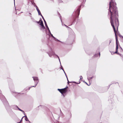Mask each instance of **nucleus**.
Segmentation results:
<instances>
[{
	"label": "nucleus",
	"mask_w": 123,
	"mask_h": 123,
	"mask_svg": "<svg viewBox=\"0 0 123 123\" xmlns=\"http://www.w3.org/2000/svg\"><path fill=\"white\" fill-rule=\"evenodd\" d=\"M122 38H123V37H122Z\"/></svg>",
	"instance_id": "nucleus-41"
},
{
	"label": "nucleus",
	"mask_w": 123,
	"mask_h": 123,
	"mask_svg": "<svg viewBox=\"0 0 123 123\" xmlns=\"http://www.w3.org/2000/svg\"><path fill=\"white\" fill-rule=\"evenodd\" d=\"M20 122H21V121H20V122H19V123H20Z\"/></svg>",
	"instance_id": "nucleus-38"
},
{
	"label": "nucleus",
	"mask_w": 123,
	"mask_h": 123,
	"mask_svg": "<svg viewBox=\"0 0 123 123\" xmlns=\"http://www.w3.org/2000/svg\"><path fill=\"white\" fill-rule=\"evenodd\" d=\"M18 110L22 112L24 114L25 113L24 112L23 110H21V109H20L19 108H18Z\"/></svg>",
	"instance_id": "nucleus-17"
},
{
	"label": "nucleus",
	"mask_w": 123,
	"mask_h": 123,
	"mask_svg": "<svg viewBox=\"0 0 123 123\" xmlns=\"http://www.w3.org/2000/svg\"><path fill=\"white\" fill-rule=\"evenodd\" d=\"M116 45H117V46H118V43H117L118 42V40L117 39V40H116Z\"/></svg>",
	"instance_id": "nucleus-16"
},
{
	"label": "nucleus",
	"mask_w": 123,
	"mask_h": 123,
	"mask_svg": "<svg viewBox=\"0 0 123 123\" xmlns=\"http://www.w3.org/2000/svg\"><path fill=\"white\" fill-rule=\"evenodd\" d=\"M29 14H30L31 15V13H29Z\"/></svg>",
	"instance_id": "nucleus-37"
},
{
	"label": "nucleus",
	"mask_w": 123,
	"mask_h": 123,
	"mask_svg": "<svg viewBox=\"0 0 123 123\" xmlns=\"http://www.w3.org/2000/svg\"><path fill=\"white\" fill-rule=\"evenodd\" d=\"M111 41H112V40H111V39L110 40V43H111Z\"/></svg>",
	"instance_id": "nucleus-24"
},
{
	"label": "nucleus",
	"mask_w": 123,
	"mask_h": 123,
	"mask_svg": "<svg viewBox=\"0 0 123 123\" xmlns=\"http://www.w3.org/2000/svg\"><path fill=\"white\" fill-rule=\"evenodd\" d=\"M73 82L74 83H76V82H74V81ZM80 83V82L79 83H77V84H79Z\"/></svg>",
	"instance_id": "nucleus-22"
},
{
	"label": "nucleus",
	"mask_w": 123,
	"mask_h": 123,
	"mask_svg": "<svg viewBox=\"0 0 123 123\" xmlns=\"http://www.w3.org/2000/svg\"><path fill=\"white\" fill-rule=\"evenodd\" d=\"M80 80L81 79H82V76H80Z\"/></svg>",
	"instance_id": "nucleus-23"
},
{
	"label": "nucleus",
	"mask_w": 123,
	"mask_h": 123,
	"mask_svg": "<svg viewBox=\"0 0 123 123\" xmlns=\"http://www.w3.org/2000/svg\"><path fill=\"white\" fill-rule=\"evenodd\" d=\"M66 87L63 89H61V92H60L62 94L65 93L67 92V90L66 89Z\"/></svg>",
	"instance_id": "nucleus-4"
},
{
	"label": "nucleus",
	"mask_w": 123,
	"mask_h": 123,
	"mask_svg": "<svg viewBox=\"0 0 123 123\" xmlns=\"http://www.w3.org/2000/svg\"><path fill=\"white\" fill-rule=\"evenodd\" d=\"M85 82L86 84L88 86H89V85H88L87 84V83L86 82Z\"/></svg>",
	"instance_id": "nucleus-29"
},
{
	"label": "nucleus",
	"mask_w": 123,
	"mask_h": 123,
	"mask_svg": "<svg viewBox=\"0 0 123 123\" xmlns=\"http://www.w3.org/2000/svg\"><path fill=\"white\" fill-rule=\"evenodd\" d=\"M32 77L33 78V80L34 81L35 85L32 86L31 87H35L39 82L38 79V77Z\"/></svg>",
	"instance_id": "nucleus-3"
},
{
	"label": "nucleus",
	"mask_w": 123,
	"mask_h": 123,
	"mask_svg": "<svg viewBox=\"0 0 123 123\" xmlns=\"http://www.w3.org/2000/svg\"><path fill=\"white\" fill-rule=\"evenodd\" d=\"M109 85V86H110V85Z\"/></svg>",
	"instance_id": "nucleus-40"
},
{
	"label": "nucleus",
	"mask_w": 123,
	"mask_h": 123,
	"mask_svg": "<svg viewBox=\"0 0 123 123\" xmlns=\"http://www.w3.org/2000/svg\"><path fill=\"white\" fill-rule=\"evenodd\" d=\"M81 6H80L79 8H78L77 10V12H76V13H77V14H78V15H79V14L80 12V7H81Z\"/></svg>",
	"instance_id": "nucleus-7"
},
{
	"label": "nucleus",
	"mask_w": 123,
	"mask_h": 123,
	"mask_svg": "<svg viewBox=\"0 0 123 123\" xmlns=\"http://www.w3.org/2000/svg\"><path fill=\"white\" fill-rule=\"evenodd\" d=\"M37 12H38V15H40L41 16H42V15L41 14V13L40 12L39 10H37Z\"/></svg>",
	"instance_id": "nucleus-11"
},
{
	"label": "nucleus",
	"mask_w": 123,
	"mask_h": 123,
	"mask_svg": "<svg viewBox=\"0 0 123 123\" xmlns=\"http://www.w3.org/2000/svg\"><path fill=\"white\" fill-rule=\"evenodd\" d=\"M118 48V46H117V45H116V51L115 53H117Z\"/></svg>",
	"instance_id": "nucleus-9"
},
{
	"label": "nucleus",
	"mask_w": 123,
	"mask_h": 123,
	"mask_svg": "<svg viewBox=\"0 0 123 123\" xmlns=\"http://www.w3.org/2000/svg\"><path fill=\"white\" fill-rule=\"evenodd\" d=\"M47 53L49 55V56L50 57H51L53 55H54L55 56H57L58 58L60 63H61L60 59L59 56L55 54V53L51 49H50V51L48 52Z\"/></svg>",
	"instance_id": "nucleus-2"
},
{
	"label": "nucleus",
	"mask_w": 123,
	"mask_h": 123,
	"mask_svg": "<svg viewBox=\"0 0 123 123\" xmlns=\"http://www.w3.org/2000/svg\"><path fill=\"white\" fill-rule=\"evenodd\" d=\"M42 18L43 19V20H44V23L45 24V26H46V27L47 28V27H48V26H47V24L46 23V21L45 20L44 18L42 16Z\"/></svg>",
	"instance_id": "nucleus-8"
},
{
	"label": "nucleus",
	"mask_w": 123,
	"mask_h": 123,
	"mask_svg": "<svg viewBox=\"0 0 123 123\" xmlns=\"http://www.w3.org/2000/svg\"><path fill=\"white\" fill-rule=\"evenodd\" d=\"M60 19H61V18H60ZM61 21H62V20H61Z\"/></svg>",
	"instance_id": "nucleus-39"
},
{
	"label": "nucleus",
	"mask_w": 123,
	"mask_h": 123,
	"mask_svg": "<svg viewBox=\"0 0 123 123\" xmlns=\"http://www.w3.org/2000/svg\"><path fill=\"white\" fill-rule=\"evenodd\" d=\"M46 28H47V29L48 30V31L49 32V34H51V33L50 32V31L49 30V29L48 27H47Z\"/></svg>",
	"instance_id": "nucleus-14"
},
{
	"label": "nucleus",
	"mask_w": 123,
	"mask_h": 123,
	"mask_svg": "<svg viewBox=\"0 0 123 123\" xmlns=\"http://www.w3.org/2000/svg\"><path fill=\"white\" fill-rule=\"evenodd\" d=\"M119 36L120 37H122H122H123V36H122L120 34H119Z\"/></svg>",
	"instance_id": "nucleus-19"
},
{
	"label": "nucleus",
	"mask_w": 123,
	"mask_h": 123,
	"mask_svg": "<svg viewBox=\"0 0 123 123\" xmlns=\"http://www.w3.org/2000/svg\"><path fill=\"white\" fill-rule=\"evenodd\" d=\"M31 87H29V90L30 89V88H31Z\"/></svg>",
	"instance_id": "nucleus-36"
},
{
	"label": "nucleus",
	"mask_w": 123,
	"mask_h": 123,
	"mask_svg": "<svg viewBox=\"0 0 123 123\" xmlns=\"http://www.w3.org/2000/svg\"><path fill=\"white\" fill-rule=\"evenodd\" d=\"M62 1H60L59 2V3H62Z\"/></svg>",
	"instance_id": "nucleus-27"
},
{
	"label": "nucleus",
	"mask_w": 123,
	"mask_h": 123,
	"mask_svg": "<svg viewBox=\"0 0 123 123\" xmlns=\"http://www.w3.org/2000/svg\"><path fill=\"white\" fill-rule=\"evenodd\" d=\"M57 40L58 41H59V40H58V39H57Z\"/></svg>",
	"instance_id": "nucleus-35"
},
{
	"label": "nucleus",
	"mask_w": 123,
	"mask_h": 123,
	"mask_svg": "<svg viewBox=\"0 0 123 123\" xmlns=\"http://www.w3.org/2000/svg\"><path fill=\"white\" fill-rule=\"evenodd\" d=\"M24 117V116L21 119V120H22V119L23 118V117Z\"/></svg>",
	"instance_id": "nucleus-34"
},
{
	"label": "nucleus",
	"mask_w": 123,
	"mask_h": 123,
	"mask_svg": "<svg viewBox=\"0 0 123 123\" xmlns=\"http://www.w3.org/2000/svg\"><path fill=\"white\" fill-rule=\"evenodd\" d=\"M40 24L42 26V28L43 29H45V27L43 25V22L42 21H41Z\"/></svg>",
	"instance_id": "nucleus-5"
},
{
	"label": "nucleus",
	"mask_w": 123,
	"mask_h": 123,
	"mask_svg": "<svg viewBox=\"0 0 123 123\" xmlns=\"http://www.w3.org/2000/svg\"><path fill=\"white\" fill-rule=\"evenodd\" d=\"M36 8L37 10H39V9H38V7L37 6H36Z\"/></svg>",
	"instance_id": "nucleus-18"
},
{
	"label": "nucleus",
	"mask_w": 123,
	"mask_h": 123,
	"mask_svg": "<svg viewBox=\"0 0 123 123\" xmlns=\"http://www.w3.org/2000/svg\"><path fill=\"white\" fill-rule=\"evenodd\" d=\"M65 25V26L66 27H68V26H67L66 25Z\"/></svg>",
	"instance_id": "nucleus-30"
},
{
	"label": "nucleus",
	"mask_w": 123,
	"mask_h": 123,
	"mask_svg": "<svg viewBox=\"0 0 123 123\" xmlns=\"http://www.w3.org/2000/svg\"><path fill=\"white\" fill-rule=\"evenodd\" d=\"M93 77V76H92L91 77H90V78H88L87 79L88 80H91L92 79Z\"/></svg>",
	"instance_id": "nucleus-15"
},
{
	"label": "nucleus",
	"mask_w": 123,
	"mask_h": 123,
	"mask_svg": "<svg viewBox=\"0 0 123 123\" xmlns=\"http://www.w3.org/2000/svg\"><path fill=\"white\" fill-rule=\"evenodd\" d=\"M100 52H99V54H97V55H95L94 56L95 57H97L98 56L99 57L100 56Z\"/></svg>",
	"instance_id": "nucleus-13"
},
{
	"label": "nucleus",
	"mask_w": 123,
	"mask_h": 123,
	"mask_svg": "<svg viewBox=\"0 0 123 123\" xmlns=\"http://www.w3.org/2000/svg\"><path fill=\"white\" fill-rule=\"evenodd\" d=\"M36 22L38 24H39V23H40V22L39 21L37 22V21H36Z\"/></svg>",
	"instance_id": "nucleus-26"
},
{
	"label": "nucleus",
	"mask_w": 123,
	"mask_h": 123,
	"mask_svg": "<svg viewBox=\"0 0 123 123\" xmlns=\"http://www.w3.org/2000/svg\"><path fill=\"white\" fill-rule=\"evenodd\" d=\"M49 35H51V36L52 37V36H53V35L51 34H51H50Z\"/></svg>",
	"instance_id": "nucleus-28"
},
{
	"label": "nucleus",
	"mask_w": 123,
	"mask_h": 123,
	"mask_svg": "<svg viewBox=\"0 0 123 123\" xmlns=\"http://www.w3.org/2000/svg\"><path fill=\"white\" fill-rule=\"evenodd\" d=\"M13 109L16 110H18V107L16 105H14L13 106Z\"/></svg>",
	"instance_id": "nucleus-6"
},
{
	"label": "nucleus",
	"mask_w": 123,
	"mask_h": 123,
	"mask_svg": "<svg viewBox=\"0 0 123 123\" xmlns=\"http://www.w3.org/2000/svg\"><path fill=\"white\" fill-rule=\"evenodd\" d=\"M14 0V4H15V0Z\"/></svg>",
	"instance_id": "nucleus-33"
},
{
	"label": "nucleus",
	"mask_w": 123,
	"mask_h": 123,
	"mask_svg": "<svg viewBox=\"0 0 123 123\" xmlns=\"http://www.w3.org/2000/svg\"><path fill=\"white\" fill-rule=\"evenodd\" d=\"M25 120L27 121H29V122H30L29 121V119H28V118L26 116H25Z\"/></svg>",
	"instance_id": "nucleus-12"
},
{
	"label": "nucleus",
	"mask_w": 123,
	"mask_h": 123,
	"mask_svg": "<svg viewBox=\"0 0 123 123\" xmlns=\"http://www.w3.org/2000/svg\"><path fill=\"white\" fill-rule=\"evenodd\" d=\"M61 89H58V90L60 92H61Z\"/></svg>",
	"instance_id": "nucleus-21"
},
{
	"label": "nucleus",
	"mask_w": 123,
	"mask_h": 123,
	"mask_svg": "<svg viewBox=\"0 0 123 123\" xmlns=\"http://www.w3.org/2000/svg\"><path fill=\"white\" fill-rule=\"evenodd\" d=\"M61 89H58V90L60 92H61Z\"/></svg>",
	"instance_id": "nucleus-20"
},
{
	"label": "nucleus",
	"mask_w": 123,
	"mask_h": 123,
	"mask_svg": "<svg viewBox=\"0 0 123 123\" xmlns=\"http://www.w3.org/2000/svg\"><path fill=\"white\" fill-rule=\"evenodd\" d=\"M30 17L31 18V19H33V18H32V16L31 15L30 16Z\"/></svg>",
	"instance_id": "nucleus-25"
},
{
	"label": "nucleus",
	"mask_w": 123,
	"mask_h": 123,
	"mask_svg": "<svg viewBox=\"0 0 123 123\" xmlns=\"http://www.w3.org/2000/svg\"><path fill=\"white\" fill-rule=\"evenodd\" d=\"M61 69H62V70H63V71H64V73H65V75H66V77H67V80L68 81V84H69V83H70V82H69V81L68 80V78H67V76H66V74H65V72H64V70H63V68H61Z\"/></svg>",
	"instance_id": "nucleus-10"
},
{
	"label": "nucleus",
	"mask_w": 123,
	"mask_h": 123,
	"mask_svg": "<svg viewBox=\"0 0 123 123\" xmlns=\"http://www.w3.org/2000/svg\"><path fill=\"white\" fill-rule=\"evenodd\" d=\"M52 37L54 38L55 39V37L53 36H52Z\"/></svg>",
	"instance_id": "nucleus-31"
},
{
	"label": "nucleus",
	"mask_w": 123,
	"mask_h": 123,
	"mask_svg": "<svg viewBox=\"0 0 123 123\" xmlns=\"http://www.w3.org/2000/svg\"><path fill=\"white\" fill-rule=\"evenodd\" d=\"M6 103L7 104V105H8V103H7V102H6Z\"/></svg>",
	"instance_id": "nucleus-32"
},
{
	"label": "nucleus",
	"mask_w": 123,
	"mask_h": 123,
	"mask_svg": "<svg viewBox=\"0 0 123 123\" xmlns=\"http://www.w3.org/2000/svg\"><path fill=\"white\" fill-rule=\"evenodd\" d=\"M108 16L110 18V21L111 26L113 29L116 36V40L118 39L117 36L116 30L114 25H117L118 23V13L117 9L115 8L114 9H111L110 7V9H109L108 13Z\"/></svg>",
	"instance_id": "nucleus-1"
}]
</instances>
